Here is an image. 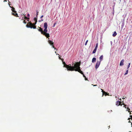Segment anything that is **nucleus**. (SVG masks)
<instances>
[{"label":"nucleus","instance_id":"f257e3e1","mask_svg":"<svg viewBox=\"0 0 132 132\" xmlns=\"http://www.w3.org/2000/svg\"><path fill=\"white\" fill-rule=\"evenodd\" d=\"M44 27L45 28L44 30H43L42 28L39 27H38L37 29L38 31L40 32L42 35H44L47 38L49 39V37H50L49 34L48 33H47V22H45L44 23Z\"/></svg>","mask_w":132,"mask_h":132},{"label":"nucleus","instance_id":"f03ea898","mask_svg":"<svg viewBox=\"0 0 132 132\" xmlns=\"http://www.w3.org/2000/svg\"><path fill=\"white\" fill-rule=\"evenodd\" d=\"M80 63L78 62H77L75 64L73 63L72 64V66H73V67L72 68L73 71H78L82 74H83V73L82 71H81L80 69Z\"/></svg>","mask_w":132,"mask_h":132},{"label":"nucleus","instance_id":"7ed1b4c3","mask_svg":"<svg viewBox=\"0 0 132 132\" xmlns=\"http://www.w3.org/2000/svg\"><path fill=\"white\" fill-rule=\"evenodd\" d=\"M34 20L36 21L35 23L32 24L31 22L28 23L26 25V27L27 28H31L36 29V26L35 25L37 21V19L36 18H35Z\"/></svg>","mask_w":132,"mask_h":132},{"label":"nucleus","instance_id":"20e7f679","mask_svg":"<svg viewBox=\"0 0 132 132\" xmlns=\"http://www.w3.org/2000/svg\"><path fill=\"white\" fill-rule=\"evenodd\" d=\"M62 62L63 64H64V67L66 68L68 71H73V70L72 69L73 67V66H69V65H67L65 63V62H63V61Z\"/></svg>","mask_w":132,"mask_h":132},{"label":"nucleus","instance_id":"39448f33","mask_svg":"<svg viewBox=\"0 0 132 132\" xmlns=\"http://www.w3.org/2000/svg\"><path fill=\"white\" fill-rule=\"evenodd\" d=\"M101 62L100 61H97V62L96 63V65H95V68L96 69H97V68L98 67H99L100 64Z\"/></svg>","mask_w":132,"mask_h":132},{"label":"nucleus","instance_id":"423d86ee","mask_svg":"<svg viewBox=\"0 0 132 132\" xmlns=\"http://www.w3.org/2000/svg\"><path fill=\"white\" fill-rule=\"evenodd\" d=\"M101 90H102V92L103 93L102 96H103V95L104 94L105 95V96H106L107 95H109V94H108L107 93L104 91L102 89H101Z\"/></svg>","mask_w":132,"mask_h":132},{"label":"nucleus","instance_id":"0eeeda50","mask_svg":"<svg viewBox=\"0 0 132 132\" xmlns=\"http://www.w3.org/2000/svg\"><path fill=\"white\" fill-rule=\"evenodd\" d=\"M121 103V102H120L119 101H117L116 102V104L117 106H119V105H121H121L120 104Z\"/></svg>","mask_w":132,"mask_h":132},{"label":"nucleus","instance_id":"6e6552de","mask_svg":"<svg viewBox=\"0 0 132 132\" xmlns=\"http://www.w3.org/2000/svg\"><path fill=\"white\" fill-rule=\"evenodd\" d=\"M124 61V59H122V60L121 61L120 64V66H122L123 65V63Z\"/></svg>","mask_w":132,"mask_h":132},{"label":"nucleus","instance_id":"1a4fd4ad","mask_svg":"<svg viewBox=\"0 0 132 132\" xmlns=\"http://www.w3.org/2000/svg\"><path fill=\"white\" fill-rule=\"evenodd\" d=\"M48 42L51 45H54V43L52 42V41L49 40Z\"/></svg>","mask_w":132,"mask_h":132},{"label":"nucleus","instance_id":"9d476101","mask_svg":"<svg viewBox=\"0 0 132 132\" xmlns=\"http://www.w3.org/2000/svg\"><path fill=\"white\" fill-rule=\"evenodd\" d=\"M103 55H101L100 57V62H101V61H102L103 59Z\"/></svg>","mask_w":132,"mask_h":132},{"label":"nucleus","instance_id":"9b49d317","mask_svg":"<svg viewBox=\"0 0 132 132\" xmlns=\"http://www.w3.org/2000/svg\"><path fill=\"white\" fill-rule=\"evenodd\" d=\"M11 7L12 8L11 10L12 11V12H13V13L15 12L16 11H15V8L13 7Z\"/></svg>","mask_w":132,"mask_h":132},{"label":"nucleus","instance_id":"f8f14e48","mask_svg":"<svg viewBox=\"0 0 132 132\" xmlns=\"http://www.w3.org/2000/svg\"><path fill=\"white\" fill-rule=\"evenodd\" d=\"M12 15H13L14 16H15L16 17H17L18 16V14L16 13V14H15L14 13H14L12 12Z\"/></svg>","mask_w":132,"mask_h":132},{"label":"nucleus","instance_id":"ddd939ff","mask_svg":"<svg viewBox=\"0 0 132 132\" xmlns=\"http://www.w3.org/2000/svg\"><path fill=\"white\" fill-rule=\"evenodd\" d=\"M96 60V58L95 57H94L93 58L92 60V62L93 63L95 62Z\"/></svg>","mask_w":132,"mask_h":132},{"label":"nucleus","instance_id":"4468645a","mask_svg":"<svg viewBox=\"0 0 132 132\" xmlns=\"http://www.w3.org/2000/svg\"><path fill=\"white\" fill-rule=\"evenodd\" d=\"M117 34L116 31H114L113 33V37H115V36Z\"/></svg>","mask_w":132,"mask_h":132},{"label":"nucleus","instance_id":"2eb2a0df","mask_svg":"<svg viewBox=\"0 0 132 132\" xmlns=\"http://www.w3.org/2000/svg\"><path fill=\"white\" fill-rule=\"evenodd\" d=\"M97 49L95 48L93 50V53H95L96 52V50Z\"/></svg>","mask_w":132,"mask_h":132},{"label":"nucleus","instance_id":"dca6fc26","mask_svg":"<svg viewBox=\"0 0 132 132\" xmlns=\"http://www.w3.org/2000/svg\"><path fill=\"white\" fill-rule=\"evenodd\" d=\"M98 46V43H97L96 44V46L95 48L97 49Z\"/></svg>","mask_w":132,"mask_h":132},{"label":"nucleus","instance_id":"f3484780","mask_svg":"<svg viewBox=\"0 0 132 132\" xmlns=\"http://www.w3.org/2000/svg\"><path fill=\"white\" fill-rule=\"evenodd\" d=\"M23 15H24V19H29V18H27L26 16H25V14L24 15V14H23Z\"/></svg>","mask_w":132,"mask_h":132},{"label":"nucleus","instance_id":"a211bd4d","mask_svg":"<svg viewBox=\"0 0 132 132\" xmlns=\"http://www.w3.org/2000/svg\"><path fill=\"white\" fill-rule=\"evenodd\" d=\"M126 108L127 109V111H128V112H130V109L128 107L127 108Z\"/></svg>","mask_w":132,"mask_h":132},{"label":"nucleus","instance_id":"6ab92c4d","mask_svg":"<svg viewBox=\"0 0 132 132\" xmlns=\"http://www.w3.org/2000/svg\"><path fill=\"white\" fill-rule=\"evenodd\" d=\"M128 70H127L125 74V75H127L128 74Z\"/></svg>","mask_w":132,"mask_h":132},{"label":"nucleus","instance_id":"aec40b11","mask_svg":"<svg viewBox=\"0 0 132 132\" xmlns=\"http://www.w3.org/2000/svg\"><path fill=\"white\" fill-rule=\"evenodd\" d=\"M82 75H83V77L84 78H85V80H87V78H86V77L85 76V75H84V74H82Z\"/></svg>","mask_w":132,"mask_h":132},{"label":"nucleus","instance_id":"412c9836","mask_svg":"<svg viewBox=\"0 0 132 132\" xmlns=\"http://www.w3.org/2000/svg\"><path fill=\"white\" fill-rule=\"evenodd\" d=\"M88 40H86V41L85 43V45H87V43H88Z\"/></svg>","mask_w":132,"mask_h":132},{"label":"nucleus","instance_id":"4be33fe9","mask_svg":"<svg viewBox=\"0 0 132 132\" xmlns=\"http://www.w3.org/2000/svg\"><path fill=\"white\" fill-rule=\"evenodd\" d=\"M59 59L61 60H62V61H63L64 60L63 59H62L61 58H60V57H59Z\"/></svg>","mask_w":132,"mask_h":132},{"label":"nucleus","instance_id":"5701e85b","mask_svg":"<svg viewBox=\"0 0 132 132\" xmlns=\"http://www.w3.org/2000/svg\"><path fill=\"white\" fill-rule=\"evenodd\" d=\"M130 64V63H129V65L128 66V67H127L128 69L129 67Z\"/></svg>","mask_w":132,"mask_h":132},{"label":"nucleus","instance_id":"b1692460","mask_svg":"<svg viewBox=\"0 0 132 132\" xmlns=\"http://www.w3.org/2000/svg\"><path fill=\"white\" fill-rule=\"evenodd\" d=\"M52 47L53 48H54L55 50L56 49V48H55L54 47V45H52Z\"/></svg>","mask_w":132,"mask_h":132},{"label":"nucleus","instance_id":"393cba45","mask_svg":"<svg viewBox=\"0 0 132 132\" xmlns=\"http://www.w3.org/2000/svg\"><path fill=\"white\" fill-rule=\"evenodd\" d=\"M23 22L25 24H26V22L25 21V20H24L23 21Z\"/></svg>","mask_w":132,"mask_h":132},{"label":"nucleus","instance_id":"a878e982","mask_svg":"<svg viewBox=\"0 0 132 132\" xmlns=\"http://www.w3.org/2000/svg\"><path fill=\"white\" fill-rule=\"evenodd\" d=\"M123 104L124 105V107H125V108H127L126 107V106H127V105H125V104H123Z\"/></svg>","mask_w":132,"mask_h":132},{"label":"nucleus","instance_id":"bb28decb","mask_svg":"<svg viewBox=\"0 0 132 132\" xmlns=\"http://www.w3.org/2000/svg\"><path fill=\"white\" fill-rule=\"evenodd\" d=\"M129 117H130V118L131 120H132V116L130 115Z\"/></svg>","mask_w":132,"mask_h":132},{"label":"nucleus","instance_id":"cd10ccee","mask_svg":"<svg viewBox=\"0 0 132 132\" xmlns=\"http://www.w3.org/2000/svg\"><path fill=\"white\" fill-rule=\"evenodd\" d=\"M38 12L37 11V16L38 15Z\"/></svg>","mask_w":132,"mask_h":132},{"label":"nucleus","instance_id":"c85d7f7f","mask_svg":"<svg viewBox=\"0 0 132 132\" xmlns=\"http://www.w3.org/2000/svg\"><path fill=\"white\" fill-rule=\"evenodd\" d=\"M43 17V15H42L41 17H40V18H42Z\"/></svg>","mask_w":132,"mask_h":132},{"label":"nucleus","instance_id":"c756f323","mask_svg":"<svg viewBox=\"0 0 132 132\" xmlns=\"http://www.w3.org/2000/svg\"><path fill=\"white\" fill-rule=\"evenodd\" d=\"M43 19H42L41 21H39V22H40L41 21H43Z\"/></svg>","mask_w":132,"mask_h":132},{"label":"nucleus","instance_id":"7c9ffc66","mask_svg":"<svg viewBox=\"0 0 132 132\" xmlns=\"http://www.w3.org/2000/svg\"><path fill=\"white\" fill-rule=\"evenodd\" d=\"M29 16H30V15H29V14H28V15H27V16H28V17H29Z\"/></svg>","mask_w":132,"mask_h":132},{"label":"nucleus","instance_id":"2f4dec72","mask_svg":"<svg viewBox=\"0 0 132 132\" xmlns=\"http://www.w3.org/2000/svg\"><path fill=\"white\" fill-rule=\"evenodd\" d=\"M7 1V0H4V2H6Z\"/></svg>","mask_w":132,"mask_h":132},{"label":"nucleus","instance_id":"473e14b6","mask_svg":"<svg viewBox=\"0 0 132 132\" xmlns=\"http://www.w3.org/2000/svg\"><path fill=\"white\" fill-rule=\"evenodd\" d=\"M130 118H128V120H130Z\"/></svg>","mask_w":132,"mask_h":132},{"label":"nucleus","instance_id":"72a5a7b5","mask_svg":"<svg viewBox=\"0 0 132 132\" xmlns=\"http://www.w3.org/2000/svg\"><path fill=\"white\" fill-rule=\"evenodd\" d=\"M55 24H56V23H54V26H53V27H54V26H55Z\"/></svg>","mask_w":132,"mask_h":132},{"label":"nucleus","instance_id":"f704fd0d","mask_svg":"<svg viewBox=\"0 0 132 132\" xmlns=\"http://www.w3.org/2000/svg\"><path fill=\"white\" fill-rule=\"evenodd\" d=\"M97 86V85H93V86Z\"/></svg>","mask_w":132,"mask_h":132},{"label":"nucleus","instance_id":"c9c22d12","mask_svg":"<svg viewBox=\"0 0 132 132\" xmlns=\"http://www.w3.org/2000/svg\"><path fill=\"white\" fill-rule=\"evenodd\" d=\"M130 112L129 114H131V113L130 112Z\"/></svg>","mask_w":132,"mask_h":132},{"label":"nucleus","instance_id":"e433bc0d","mask_svg":"<svg viewBox=\"0 0 132 132\" xmlns=\"http://www.w3.org/2000/svg\"><path fill=\"white\" fill-rule=\"evenodd\" d=\"M125 98L124 97H123V98H122V99H124Z\"/></svg>","mask_w":132,"mask_h":132},{"label":"nucleus","instance_id":"4c0bfd02","mask_svg":"<svg viewBox=\"0 0 132 132\" xmlns=\"http://www.w3.org/2000/svg\"><path fill=\"white\" fill-rule=\"evenodd\" d=\"M57 55H58L59 56L60 55L59 54H56Z\"/></svg>","mask_w":132,"mask_h":132},{"label":"nucleus","instance_id":"58836bf2","mask_svg":"<svg viewBox=\"0 0 132 132\" xmlns=\"http://www.w3.org/2000/svg\"><path fill=\"white\" fill-rule=\"evenodd\" d=\"M16 12H14V13L15 14H16Z\"/></svg>","mask_w":132,"mask_h":132},{"label":"nucleus","instance_id":"ea45409f","mask_svg":"<svg viewBox=\"0 0 132 132\" xmlns=\"http://www.w3.org/2000/svg\"><path fill=\"white\" fill-rule=\"evenodd\" d=\"M120 104H121V105H122V104H122L121 103H120Z\"/></svg>","mask_w":132,"mask_h":132},{"label":"nucleus","instance_id":"a19ab883","mask_svg":"<svg viewBox=\"0 0 132 132\" xmlns=\"http://www.w3.org/2000/svg\"><path fill=\"white\" fill-rule=\"evenodd\" d=\"M129 122H130H130H130V121H129Z\"/></svg>","mask_w":132,"mask_h":132},{"label":"nucleus","instance_id":"79ce46f5","mask_svg":"<svg viewBox=\"0 0 132 132\" xmlns=\"http://www.w3.org/2000/svg\"><path fill=\"white\" fill-rule=\"evenodd\" d=\"M131 127H132V123H131Z\"/></svg>","mask_w":132,"mask_h":132},{"label":"nucleus","instance_id":"37998d69","mask_svg":"<svg viewBox=\"0 0 132 132\" xmlns=\"http://www.w3.org/2000/svg\"><path fill=\"white\" fill-rule=\"evenodd\" d=\"M55 53H56V52H55Z\"/></svg>","mask_w":132,"mask_h":132},{"label":"nucleus","instance_id":"c03bdc74","mask_svg":"<svg viewBox=\"0 0 132 132\" xmlns=\"http://www.w3.org/2000/svg\"><path fill=\"white\" fill-rule=\"evenodd\" d=\"M120 100H121H121L120 99Z\"/></svg>","mask_w":132,"mask_h":132}]
</instances>
